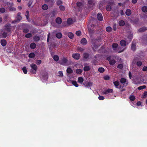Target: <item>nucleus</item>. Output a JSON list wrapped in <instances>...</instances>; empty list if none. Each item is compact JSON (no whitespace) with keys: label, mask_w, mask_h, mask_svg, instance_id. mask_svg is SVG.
I'll use <instances>...</instances> for the list:
<instances>
[{"label":"nucleus","mask_w":147,"mask_h":147,"mask_svg":"<svg viewBox=\"0 0 147 147\" xmlns=\"http://www.w3.org/2000/svg\"><path fill=\"white\" fill-rule=\"evenodd\" d=\"M71 62L70 60H68L67 58L63 57L61 60L59 61V63L63 65L68 66L71 64Z\"/></svg>","instance_id":"f257e3e1"},{"label":"nucleus","mask_w":147,"mask_h":147,"mask_svg":"<svg viewBox=\"0 0 147 147\" xmlns=\"http://www.w3.org/2000/svg\"><path fill=\"white\" fill-rule=\"evenodd\" d=\"M31 67L32 68L30 70V72L33 74H35L36 73V71L38 69V67L34 63H31L30 65Z\"/></svg>","instance_id":"f03ea898"},{"label":"nucleus","mask_w":147,"mask_h":147,"mask_svg":"<svg viewBox=\"0 0 147 147\" xmlns=\"http://www.w3.org/2000/svg\"><path fill=\"white\" fill-rule=\"evenodd\" d=\"M4 30L5 31L7 32H11V25L10 24H7L5 25Z\"/></svg>","instance_id":"7ed1b4c3"},{"label":"nucleus","mask_w":147,"mask_h":147,"mask_svg":"<svg viewBox=\"0 0 147 147\" xmlns=\"http://www.w3.org/2000/svg\"><path fill=\"white\" fill-rule=\"evenodd\" d=\"M136 64L138 66L140 67L142 65V62L140 61L136 62V59H135L132 61V64L133 65H134Z\"/></svg>","instance_id":"20e7f679"},{"label":"nucleus","mask_w":147,"mask_h":147,"mask_svg":"<svg viewBox=\"0 0 147 147\" xmlns=\"http://www.w3.org/2000/svg\"><path fill=\"white\" fill-rule=\"evenodd\" d=\"M120 82L121 84H124V86H126L127 85L128 83H127L126 79L124 78H121L120 79Z\"/></svg>","instance_id":"39448f33"},{"label":"nucleus","mask_w":147,"mask_h":147,"mask_svg":"<svg viewBox=\"0 0 147 147\" xmlns=\"http://www.w3.org/2000/svg\"><path fill=\"white\" fill-rule=\"evenodd\" d=\"M120 47H112V49L115 51H118V53H120L123 52V49L122 50H119Z\"/></svg>","instance_id":"423d86ee"},{"label":"nucleus","mask_w":147,"mask_h":147,"mask_svg":"<svg viewBox=\"0 0 147 147\" xmlns=\"http://www.w3.org/2000/svg\"><path fill=\"white\" fill-rule=\"evenodd\" d=\"M113 92V89L108 88L106 90H104L103 92V93L105 94H107L108 93H112Z\"/></svg>","instance_id":"0eeeda50"},{"label":"nucleus","mask_w":147,"mask_h":147,"mask_svg":"<svg viewBox=\"0 0 147 147\" xmlns=\"http://www.w3.org/2000/svg\"><path fill=\"white\" fill-rule=\"evenodd\" d=\"M72 57L74 59L76 60H78L80 58V55L78 53H75L72 55Z\"/></svg>","instance_id":"6e6552de"},{"label":"nucleus","mask_w":147,"mask_h":147,"mask_svg":"<svg viewBox=\"0 0 147 147\" xmlns=\"http://www.w3.org/2000/svg\"><path fill=\"white\" fill-rule=\"evenodd\" d=\"M97 18L98 20L100 21H102L103 20V18L102 14L100 13H98L97 15Z\"/></svg>","instance_id":"1a4fd4ad"},{"label":"nucleus","mask_w":147,"mask_h":147,"mask_svg":"<svg viewBox=\"0 0 147 147\" xmlns=\"http://www.w3.org/2000/svg\"><path fill=\"white\" fill-rule=\"evenodd\" d=\"M90 69V67L89 66L87 65V64H85L84 67V70L85 71H88Z\"/></svg>","instance_id":"9d476101"},{"label":"nucleus","mask_w":147,"mask_h":147,"mask_svg":"<svg viewBox=\"0 0 147 147\" xmlns=\"http://www.w3.org/2000/svg\"><path fill=\"white\" fill-rule=\"evenodd\" d=\"M113 84L117 88H119V89L121 88V85H120L119 87L118 86L119 85V82L118 81H116L114 82H113Z\"/></svg>","instance_id":"9b49d317"},{"label":"nucleus","mask_w":147,"mask_h":147,"mask_svg":"<svg viewBox=\"0 0 147 147\" xmlns=\"http://www.w3.org/2000/svg\"><path fill=\"white\" fill-rule=\"evenodd\" d=\"M55 22L57 23L58 24H60L62 23V20L60 18L57 17L55 19Z\"/></svg>","instance_id":"f8f14e48"},{"label":"nucleus","mask_w":147,"mask_h":147,"mask_svg":"<svg viewBox=\"0 0 147 147\" xmlns=\"http://www.w3.org/2000/svg\"><path fill=\"white\" fill-rule=\"evenodd\" d=\"M142 39L145 43L147 44V35H144L142 36Z\"/></svg>","instance_id":"ddd939ff"},{"label":"nucleus","mask_w":147,"mask_h":147,"mask_svg":"<svg viewBox=\"0 0 147 147\" xmlns=\"http://www.w3.org/2000/svg\"><path fill=\"white\" fill-rule=\"evenodd\" d=\"M147 30V28L146 27H142L140 28L138 30V32H143Z\"/></svg>","instance_id":"4468645a"},{"label":"nucleus","mask_w":147,"mask_h":147,"mask_svg":"<svg viewBox=\"0 0 147 147\" xmlns=\"http://www.w3.org/2000/svg\"><path fill=\"white\" fill-rule=\"evenodd\" d=\"M81 43L83 45H85L87 44V41L85 38H83L81 41Z\"/></svg>","instance_id":"2eb2a0df"},{"label":"nucleus","mask_w":147,"mask_h":147,"mask_svg":"<svg viewBox=\"0 0 147 147\" xmlns=\"http://www.w3.org/2000/svg\"><path fill=\"white\" fill-rule=\"evenodd\" d=\"M126 41L123 40H122L120 41V44L121 46H126L127 45Z\"/></svg>","instance_id":"dca6fc26"},{"label":"nucleus","mask_w":147,"mask_h":147,"mask_svg":"<svg viewBox=\"0 0 147 147\" xmlns=\"http://www.w3.org/2000/svg\"><path fill=\"white\" fill-rule=\"evenodd\" d=\"M131 13V10L129 9H127L125 11V14L127 16H130Z\"/></svg>","instance_id":"f3484780"},{"label":"nucleus","mask_w":147,"mask_h":147,"mask_svg":"<svg viewBox=\"0 0 147 147\" xmlns=\"http://www.w3.org/2000/svg\"><path fill=\"white\" fill-rule=\"evenodd\" d=\"M66 71L68 74H71L73 73V70L70 67H68L66 70Z\"/></svg>","instance_id":"a211bd4d"},{"label":"nucleus","mask_w":147,"mask_h":147,"mask_svg":"<svg viewBox=\"0 0 147 147\" xmlns=\"http://www.w3.org/2000/svg\"><path fill=\"white\" fill-rule=\"evenodd\" d=\"M21 13L20 12H18L17 14V20L20 21L22 19V17L21 16Z\"/></svg>","instance_id":"6ab92c4d"},{"label":"nucleus","mask_w":147,"mask_h":147,"mask_svg":"<svg viewBox=\"0 0 147 147\" xmlns=\"http://www.w3.org/2000/svg\"><path fill=\"white\" fill-rule=\"evenodd\" d=\"M67 36L70 39H72L74 37V34L73 33L71 32H69L67 33Z\"/></svg>","instance_id":"aec40b11"},{"label":"nucleus","mask_w":147,"mask_h":147,"mask_svg":"<svg viewBox=\"0 0 147 147\" xmlns=\"http://www.w3.org/2000/svg\"><path fill=\"white\" fill-rule=\"evenodd\" d=\"M84 81V78L82 77H80L78 78V81L79 83H80V84H82L83 82Z\"/></svg>","instance_id":"412c9836"},{"label":"nucleus","mask_w":147,"mask_h":147,"mask_svg":"<svg viewBox=\"0 0 147 147\" xmlns=\"http://www.w3.org/2000/svg\"><path fill=\"white\" fill-rule=\"evenodd\" d=\"M1 43L2 46H5L7 44V42L5 40L3 39L1 40Z\"/></svg>","instance_id":"4be33fe9"},{"label":"nucleus","mask_w":147,"mask_h":147,"mask_svg":"<svg viewBox=\"0 0 147 147\" xmlns=\"http://www.w3.org/2000/svg\"><path fill=\"white\" fill-rule=\"evenodd\" d=\"M56 36L58 38H61L62 37V34L61 32H58L56 34Z\"/></svg>","instance_id":"5701e85b"},{"label":"nucleus","mask_w":147,"mask_h":147,"mask_svg":"<svg viewBox=\"0 0 147 147\" xmlns=\"http://www.w3.org/2000/svg\"><path fill=\"white\" fill-rule=\"evenodd\" d=\"M54 47H50L49 48V50H50V53L52 56H53V55L54 54V52H53L52 51V49L54 48Z\"/></svg>","instance_id":"b1692460"},{"label":"nucleus","mask_w":147,"mask_h":147,"mask_svg":"<svg viewBox=\"0 0 147 147\" xmlns=\"http://www.w3.org/2000/svg\"><path fill=\"white\" fill-rule=\"evenodd\" d=\"M46 2H50L51 6H53L55 3L54 0H44Z\"/></svg>","instance_id":"393cba45"},{"label":"nucleus","mask_w":147,"mask_h":147,"mask_svg":"<svg viewBox=\"0 0 147 147\" xmlns=\"http://www.w3.org/2000/svg\"><path fill=\"white\" fill-rule=\"evenodd\" d=\"M42 8L43 10H46L48 9V7L47 4H44L42 5Z\"/></svg>","instance_id":"a878e982"},{"label":"nucleus","mask_w":147,"mask_h":147,"mask_svg":"<svg viewBox=\"0 0 147 147\" xmlns=\"http://www.w3.org/2000/svg\"><path fill=\"white\" fill-rule=\"evenodd\" d=\"M116 63V61L114 59H112L109 61V63L110 65H114Z\"/></svg>","instance_id":"bb28decb"},{"label":"nucleus","mask_w":147,"mask_h":147,"mask_svg":"<svg viewBox=\"0 0 147 147\" xmlns=\"http://www.w3.org/2000/svg\"><path fill=\"white\" fill-rule=\"evenodd\" d=\"M125 22L123 20H121L120 21H119V26H123L125 25Z\"/></svg>","instance_id":"cd10ccee"},{"label":"nucleus","mask_w":147,"mask_h":147,"mask_svg":"<svg viewBox=\"0 0 147 147\" xmlns=\"http://www.w3.org/2000/svg\"><path fill=\"white\" fill-rule=\"evenodd\" d=\"M106 31L109 32H111L112 30V28L110 26H107L106 28Z\"/></svg>","instance_id":"c85d7f7f"},{"label":"nucleus","mask_w":147,"mask_h":147,"mask_svg":"<svg viewBox=\"0 0 147 147\" xmlns=\"http://www.w3.org/2000/svg\"><path fill=\"white\" fill-rule=\"evenodd\" d=\"M40 37L37 36H35L33 37L34 40L35 41H38L40 40Z\"/></svg>","instance_id":"c756f323"},{"label":"nucleus","mask_w":147,"mask_h":147,"mask_svg":"<svg viewBox=\"0 0 147 147\" xmlns=\"http://www.w3.org/2000/svg\"><path fill=\"white\" fill-rule=\"evenodd\" d=\"M142 11L146 13L147 12V7L146 6H144L142 8Z\"/></svg>","instance_id":"7c9ffc66"},{"label":"nucleus","mask_w":147,"mask_h":147,"mask_svg":"<svg viewBox=\"0 0 147 147\" xmlns=\"http://www.w3.org/2000/svg\"><path fill=\"white\" fill-rule=\"evenodd\" d=\"M35 56V55L34 53H31L29 55L28 57L30 58H34Z\"/></svg>","instance_id":"2f4dec72"},{"label":"nucleus","mask_w":147,"mask_h":147,"mask_svg":"<svg viewBox=\"0 0 147 147\" xmlns=\"http://www.w3.org/2000/svg\"><path fill=\"white\" fill-rule=\"evenodd\" d=\"M98 71L99 72L102 73L105 71V69L103 67H100L98 68Z\"/></svg>","instance_id":"473e14b6"},{"label":"nucleus","mask_w":147,"mask_h":147,"mask_svg":"<svg viewBox=\"0 0 147 147\" xmlns=\"http://www.w3.org/2000/svg\"><path fill=\"white\" fill-rule=\"evenodd\" d=\"M67 22L68 24H71L73 23V21L71 18H69L67 19Z\"/></svg>","instance_id":"72a5a7b5"},{"label":"nucleus","mask_w":147,"mask_h":147,"mask_svg":"<svg viewBox=\"0 0 147 147\" xmlns=\"http://www.w3.org/2000/svg\"><path fill=\"white\" fill-rule=\"evenodd\" d=\"M54 60L56 61H57L59 59V57L58 55H54L53 57Z\"/></svg>","instance_id":"f704fd0d"},{"label":"nucleus","mask_w":147,"mask_h":147,"mask_svg":"<svg viewBox=\"0 0 147 147\" xmlns=\"http://www.w3.org/2000/svg\"><path fill=\"white\" fill-rule=\"evenodd\" d=\"M106 9L107 11H110L111 10L112 8L110 5H108L107 6Z\"/></svg>","instance_id":"c9c22d12"},{"label":"nucleus","mask_w":147,"mask_h":147,"mask_svg":"<svg viewBox=\"0 0 147 147\" xmlns=\"http://www.w3.org/2000/svg\"><path fill=\"white\" fill-rule=\"evenodd\" d=\"M89 56V54L88 53H84L83 54V57L84 59H88Z\"/></svg>","instance_id":"e433bc0d"},{"label":"nucleus","mask_w":147,"mask_h":147,"mask_svg":"<svg viewBox=\"0 0 147 147\" xmlns=\"http://www.w3.org/2000/svg\"><path fill=\"white\" fill-rule=\"evenodd\" d=\"M72 83L76 87H78V85L77 82L75 80L72 81Z\"/></svg>","instance_id":"4c0bfd02"},{"label":"nucleus","mask_w":147,"mask_h":147,"mask_svg":"<svg viewBox=\"0 0 147 147\" xmlns=\"http://www.w3.org/2000/svg\"><path fill=\"white\" fill-rule=\"evenodd\" d=\"M76 71L77 74H80L82 73V71L81 69H77L76 70Z\"/></svg>","instance_id":"58836bf2"},{"label":"nucleus","mask_w":147,"mask_h":147,"mask_svg":"<svg viewBox=\"0 0 147 147\" xmlns=\"http://www.w3.org/2000/svg\"><path fill=\"white\" fill-rule=\"evenodd\" d=\"M59 7L61 11H64L65 9V7L63 5H60L59 6Z\"/></svg>","instance_id":"ea45409f"},{"label":"nucleus","mask_w":147,"mask_h":147,"mask_svg":"<svg viewBox=\"0 0 147 147\" xmlns=\"http://www.w3.org/2000/svg\"><path fill=\"white\" fill-rule=\"evenodd\" d=\"M22 69L24 74H26L27 73V70L26 67H24Z\"/></svg>","instance_id":"a19ab883"},{"label":"nucleus","mask_w":147,"mask_h":147,"mask_svg":"<svg viewBox=\"0 0 147 147\" xmlns=\"http://www.w3.org/2000/svg\"><path fill=\"white\" fill-rule=\"evenodd\" d=\"M76 5L78 7H82V3L80 2H78L76 3Z\"/></svg>","instance_id":"79ce46f5"},{"label":"nucleus","mask_w":147,"mask_h":147,"mask_svg":"<svg viewBox=\"0 0 147 147\" xmlns=\"http://www.w3.org/2000/svg\"><path fill=\"white\" fill-rule=\"evenodd\" d=\"M103 78L105 80H108L110 79V77L108 75H106L103 77Z\"/></svg>","instance_id":"37998d69"},{"label":"nucleus","mask_w":147,"mask_h":147,"mask_svg":"<svg viewBox=\"0 0 147 147\" xmlns=\"http://www.w3.org/2000/svg\"><path fill=\"white\" fill-rule=\"evenodd\" d=\"M146 86L145 85H143L141 86H140L138 87V89L139 90H141L143 89H145L146 88Z\"/></svg>","instance_id":"c03bdc74"},{"label":"nucleus","mask_w":147,"mask_h":147,"mask_svg":"<svg viewBox=\"0 0 147 147\" xmlns=\"http://www.w3.org/2000/svg\"><path fill=\"white\" fill-rule=\"evenodd\" d=\"M78 49L79 51L80 52H83L84 50V48L83 47H78Z\"/></svg>","instance_id":"a18cd8bd"},{"label":"nucleus","mask_w":147,"mask_h":147,"mask_svg":"<svg viewBox=\"0 0 147 147\" xmlns=\"http://www.w3.org/2000/svg\"><path fill=\"white\" fill-rule=\"evenodd\" d=\"M136 99V98L134 96L131 95L129 97V99L131 101H134Z\"/></svg>","instance_id":"49530a36"},{"label":"nucleus","mask_w":147,"mask_h":147,"mask_svg":"<svg viewBox=\"0 0 147 147\" xmlns=\"http://www.w3.org/2000/svg\"><path fill=\"white\" fill-rule=\"evenodd\" d=\"M92 84L91 82H88L86 84V87L88 86H90L92 85Z\"/></svg>","instance_id":"de8ad7c7"},{"label":"nucleus","mask_w":147,"mask_h":147,"mask_svg":"<svg viewBox=\"0 0 147 147\" xmlns=\"http://www.w3.org/2000/svg\"><path fill=\"white\" fill-rule=\"evenodd\" d=\"M32 36V35L31 33H29L27 34H26L25 35V36L27 38H30Z\"/></svg>","instance_id":"09e8293b"},{"label":"nucleus","mask_w":147,"mask_h":147,"mask_svg":"<svg viewBox=\"0 0 147 147\" xmlns=\"http://www.w3.org/2000/svg\"><path fill=\"white\" fill-rule=\"evenodd\" d=\"M59 75H58V76L62 77L63 76V73L62 71H59L58 72Z\"/></svg>","instance_id":"8fccbe9b"},{"label":"nucleus","mask_w":147,"mask_h":147,"mask_svg":"<svg viewBox=\"0 0 147 147\" xmlns=\"http://www.w3.org/2000/svg\"><path fill=\"white\" fill-rule=\"evenodd\" d=\"M76 34L78 36H80L81 35V32L80 30L77 31L76 33Z\"/></svg>","instance_id":"3c124183"},{"label":"nucleus","mask_w":147,"mask_h":147,"mask_svg":"<svg viewBox=\"0 0 147 147\" xmlns=\"http://www.w3.org/2000/svg\"><path fill=\"white\" fill-rule=\"evenodd\" d=\"M25 16L27 18V19H28L29 17V12L28 11H26V13L25 14Z\"/></svg>","instance_id":"603ef678"},{"label":"nucleus","mask_w":147,"mask_h":147,"mask_svg":"<svg viewBox=\"0 0 147 147\" xmlns=\"http://www.w3.org/2000/svg\"><path fill=\"white\" fill-rule=\"evenodd\" d=\"M33 2V1L32 0H30L28 2V5L29 7H30L31 6Z\"/></svg>","instance_id":"864d4df0"},{"label":"nucleus","mask_w":147,"mask_h":147,"mask_svg":"<svg viewBox=\"0 0 147 147\" xmlns=\"http://www.w3.org/2000/svg\"><path fill=\"white\" fill-rule=\"evenodd\" d=\"M123 65L121 64H118L117 66V68L120 69H122L123 68Z\"/></svg>","instance_id":"5fc2aeb1"},{"label":"nucleus","mask_w":147,"mask_h":147,"mask_svg":"<svg viewBox=\"0 0 147 147\" xmlns=\"http://www.w3.org/2000/svg\"><path fill=\"white\" fill-rule=\"evenodd\" d=\"M7 36V33L5 32H3L2 38H5Z\"/></svg>","instance_id":"6e6d98bb"},{"label":"nucleus","mask_w":147,"mask_h":147,"mask_svg":"<svg viewBox=\"0 0 147 147\" xmlns=\"http://www.w3.org/2000/svg\"><path fill=\"white\" fill-rule=\"evenodd\" d=\"M41 62H42V61H41V60H37L36 61V64L37 65H39L41 63Z\"/></svg>","instance_id":"4d7b16f0"},{"label":"nucleus","mask_w":147,"mask_h":147,"mask_svg":"<svg viewBox=\"0 0 147 147\" xmlns=\"http://www.w3.org/2000/svg\"><path fill=\"white\" fill-rule=\"evenodd\" d=\"M57 5H58L62 4V2L61 0H58L57 3Z\"/></svg>","instance_id":"13d9d810"},{"label":"nucleus","mask_w":147,"mask_h":147,"mask_svg":"<svg viewBox=\"0 0 147 147\" xmlns=\"http://www.w3.org/2000/svg\"><path fill=\"white\" fill-rule=\"evenodd\" d=\"M142 70L144 71H147V66H144L143 67V68L142 69Z\"/></svg>","instance_id":"bf43d9fd"},{"label":"nucleus","mask_w":147,"mask_h":147,"mask_svg":"<svg viewBox=\"0 0 147 147\" xmlns=\"http://www.w3.org/2000/svg\"><path fill=\"white\" fill-rule=\"evenodd\" d=\"M0 11L1 13H4L5 11V9L4 8L2 7L0 8Z\"/></svg>","instance_id":"052dcab7"},{"label":"nucleus","mask_w":147,"mask_h":147,"mask_svg":"<svg viewBox=\"0 0 147 147\" xmlns=\"http://www.w3.org/2000/svg\"><path fill=\"white\" fill-rule=\"evenodd\" d=\"M98 99L100 100H103L105 99L104 97L102 96H99L98 97Z\"/></svg>","instance_id":"680f3d73"},{"label":"nucleus","mask_w":147,"mask_h":147,"mask_svg":"<svg viewBox=\"0 0 147 147\" xmlns=\"http://www.w3.org/2000/svg\"><path fill=\"white\" fill-rule=\"evenodd\" d=\"M23 31L24 33H26L28 32L29 30L27 28H24L23 29Z\"/></svg>","instance_id":"e2e57ef3"},{"label":"nucleus","mask_w":147,"mask_h":147,"mask_svg":"<svg viewBox=\"0 0 147 147\" xmlns=\"http://www.w3.org/2000/svg\"><path fill=\"white\" fill-rule=\"evenodd\" d=\"M9 10L12 11H15L16 10V9L14 7H12L10 8Z\"/></svg>","instance_id":"0e129e2a"},{"label":"nucleus","mask_w":147,"mask_h":147,"mask_svg":"<svg viewBox=\"0 0 147 147\" xmlns=\"http://www.w3.org/2000/svg\"><path fill=\"white\" fill-rule=\"evenodd\" d=\"M147 95V91H145L143 93V97L145 98L146 97V96Z\"/></svg>","instance_id":"69168bd1"},{"label":"nucleus","mask_w":147,"mask_h":147,"mask_svg":"<svg viewBox=\"0 0 147 147\" xmlns=\"http://www.w3.org/2000/svg\"><path fill=\"white\" fill-rule=\"evenodd\" d=\"M101 37L99 36V37H98L97 38H96L95 39V40L96 41H97L99 42L101 39Z\"/></svg>","instance_id":"338daca9"},{"label":"nucleus","mask_w":147,"mask_h":147,"mask_svg":"<svg viewBox=\"0 0 147 147\" xmlns=\"http://www.w3.org/2000/svg\"><path fill=\"white\" fill-rule=\"evenodd\" d=\"M119 13L121 16L124 15V13L122 10H120L119 11Z\"/></svg>","instance_id":"774afa93"}]
</instances>
